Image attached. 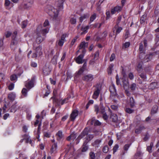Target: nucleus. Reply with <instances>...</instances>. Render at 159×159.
Masks as SVG:
<instances>
[{"instance_id": "43", "label": "nucleus", "mask_w": 159, "mask_h": 159, "mask_svg": "<svg viewBox=\"0 0 159 159\" xmlns=\"http://www.w3.org/2000/svg\"><path fill=\"white\" fill-rule=\"evenodd\" d=\"M28 90L25 88L23 89L21 93L25 97H26L27 95Z\"/></svg>"}, {"instance_id": "39", "label": "nucleus", "mask_w": 159, "mask_h": 159, "mask_svg": "<svg viewBox=\"0 0 159 159\" xmlns=\"http://www.w3.org/2000/svg\"><path fill=\"white\" fill-rule=\"evenodd\" d=\"M70 98V97H67L66 98L64 99L63 100H61V105H62L64 103H67L68 102V100Z\"/></svg>"}, {"instance_id": "37", "label": "nucleus", "mask_w": 159, "mask_h": 159, "mask_svg": "<svg viewBox=\"0 0 159 159\" xmlns=\"http://www.w3.org/2000/svg\"><path fill=\"white\" fill-rule=\"evenodd\" d=\"M41 123L40 122L38 125V129L37 131V134H38V137H37V138L38 139L39 137V134L40 133V130L41 129Z\"/></svg>"}, {"instance_id": "52", "label": "nucleus", "mask_w": 159, "mask_h": 159, "mask_svg": "<svg viewBox=\"0 0 159 159\" xmlns=\"http://www.w3.org/2000/svg\"><path fill=\"white\" fill-rule=\"evenodd\" d=\"M11 34V33L10 31H7L5 33L4 35L6 38L10 37Z\"/></svg>"}, {"instance_id": "21", "label": "nucleus", "mask_w": 159, "mask_h": 159, "mask_svg": "<svg viewBox=\"0 0 159 159\" xmlns=\"http://www.w3.org/2000/svg\"><path fill=\"white\" fill-rule=\"evenodd\" d=\"M88 134V129L87 128H85L83 130L80 134L79 135V137L83 138L85 135H87Z\"/></svg>"}, {"instance_id": "51", "label": "nucleus", "mask_w": 159, "mask_h": 159, "mask_svg": "<svg viewBox=\"0 0 159 159\" xmlns=\"http://www.w3.org/2000/svg\"><path fill=\"white\" fill-rule=\"evenodd\" d=\"M119 148V145L117 144H116L113 147V153H114L117 151L118 148Z\"/></svg>"}, {"instance_id": "49", "label": "nucleus", "mask_w": 159, "mask_h": 159, "mask_svg": "<svg viewBox=\"0 0 159 159\" xmlns=\"http://www.w3.org/2000/svg\"><path fill=\"white\" fill-rule=\"evenodd\" d=\"M21 27L22 28H25L27 25V22L26 20H24L21 23Z\"/></svg>"}, {"instance_id": "2", "label": "nucleus", "mask_w": 159, "mask_h": 159, "mask_svg": "<svg viewBox=\"0 0 159 159\" xmlns=\"http://www.w3.org/2000/svg\"><path fill=\"white\" fill-rule=\"evenodd\" d=\"M49 21L46 20L43 23V25H39L37 28V32L42 34L43 36L48 33L49 30Z\"/></svg>"}, {"instance_id": "56", "label": "nucleus", "mask_w": 159, "mask_h": 159, "mask_svg": "<svg viewBox=\"0 0 159 159\" xmlns=\"http://www.w3.org/2000/svg\"><path fill=\"white\" fill-rule=\"evenodd\" d=\"M102 114V117L103 119L105 120H107L108 118V116L106 114V113L104 112L103 113H101Z\"/></svg>"}, {"instance_id": "61", "label": "nucleus", "mask_w": 159, "mask_h": 159, "mask_svg": "<svg viewBox=\"0 0 159 159\" xmlns=\"http://www.w3.org/2000/svg\"><path fill=\"white\" fill-rule=\"evenodd\" d=\"M11 81H14L17 79V77L15 75H13L11 76Z\"/></svg>"}, {"instance_id": "35", "label": "nucleus", "mask_w": 159, "mask_h": 159, "mask_svg": "<svg viewBox=\"0 0 159 159\" xmlns=\"http://www.w3.org/2000/svg\"><path fill=\"white\" fill-rule=\"evenodd\" d=\"M157 83L156 82H152L151 83L149 86V89H153L156 88Z\"/></svg>"}, {"instance_id": "8", "label": "nucleus", "mask_w": 159, "mask_h": 159, "mask_svg": "<svg viewBox=\"0 0 159 159\" xmlns=\"http://www.w3.org/2000/svg\"><path fill=\"white\" fill-rule=\"evenodd\" d=\"M79 111L76 110L73 111L70 115V118L71 121H74L76 117L78 116Z\"/></svg>"}, {"instance_id": "29", "label": "nucleus", "mask_w": 159, "mask_h": 159, "mask_svg": "<svg viewBox=\"0 0 159 159\" xmlns=\"http://www.w3.org/2000/svg\"><path fill=\"white\" fill-rule=\"evenodd\" d=\"M93 134H89L85 138V140L84 142H86L88 143L89 141L91 140L94 137Z\"/></svg>"}, {"instance_id": "59", "label": "nucleus", "mask_w": 159, "mask_h": 159, "mask_svg": "<svg viewBox=\"0 0 159 159\" xmlns=\"http://www.w3.org/2000/svg\"><path fill=\"white\" fill-rule=\"evenodd\" d=\"M136 87V84H133L130 85V89L133 91L134 90Z\"/></svg>"}, {"instance_id": "46", "label": "nucleus", "mask_w": 159, "mask_h": 159, "mask_svg": "<svg viewBox=\"0 0 159 159\" xmlns=\"http://www.w3.org/2000/svg\"><path fill=\"white\" fill-rule=\"evenodd\" d=\"M146 15H143L142 17H141L140 19V23H143L144 22L145 20H146Z\"/></svg>"}, {"instance_id": "7", "label": "nucleus", "mask_w": 159, "mask_h": 159, "mask_svg": "<svg viewBox=\"0 0 159 159\" xmlns=\"http://www.w3.org/2000/svg\"><path fill=\"white\" fill-rule=\"evenodd\" d=\"M121 80L123 83V85L124 89H129V84L128 82V79L127 77H123Z\"/></svg>"}, {"instance_id": "3", "label": "nucleus", "mask_w": 159, "mask_h": 159, "mask_svg": "<svg viewBox=\"0 0 159 159\" xmlns=\"http://www.w3.org/2000/svg\"><path fill=\"white\" fill-rule=\"evenodd\" d=\"M143 43L144 45V47H143L142 43L141 45H140V57H144L143 61L145 62L148 61H149L148 56L145 53V48L147 46V41L145 39L143 41Z\"/></svg>"}, {"instance_id": "60", "label": "nucleus", "mask_w": 159, "mask_h": 159, "mask_svg": "<svg viewBox=\"0 0 159 159\" xmlns=\"http://www.w3.org/2000/svg\"><path fill=\"white\" fill-rule=\"evenodd\" d=\"M106 14L107 16L106 19H108L111 17L110 11H107Z\"/></svg>"}, {"instance_id": "48", "label": "nucleus", "mask_w": 159, "mask_h": 159, "mask_svg": "<svg viewBox=\"0 0 159 159\" xmlns=\"http://www.w3.org/2000/svg\"><path fill=\"white\" fill-rule=\"evenodd\" d=\"M122 19V16H119L118 18L116 21V26H118L119 23H120Z\"/></svg>"}, {"instance_id": "30", "label": "nucleus", "mask_w": 159, "mask_h": 159, "mask_svg": "<svg viewBox=\"0 0 159 159\" xmlns=\"http://www.w3.org/2000/svg\"><path fill=\"white\" fill-rule=\"evenodd\" d=\"M158 107L157 105H154L151 111L152 114H154L157 112Z\"/></svg>"}, {"instance_id": "24", "label": "nucleus", "mask_w": 159, "mask_h": 159, "mask_svg": "<svg viewBox=\"0 0 159 159\" xmlns=\"http://www.w3.org/2000/svg\"><path fill=\"white\" fill-rule=\"evenodd\" d=\"M77 135L76 134L74 133L71 134L70 136L66 138V140L68 141H70L71 139L74 141L76 138Z\"/></svg>"}, {"instance_id": "50", "label": "nucleus", "mask_w": 159, "mask_h": 159, "mask_svg": "<svg viewBox=\"0 0 159 159\" xmlns=\"http://www.w3.org/2000/svg\"><path fill=\"white\" fill-rule=\"evenodd\" d=\"M108 148L107 145L105 146L103 148L102 151L105 153H107L108 151Z\"/></svg>"}, {"instance_id": "1", "label": "nucleus", "mask_w": 159, "mask_h": 159, "mask_svg": "<svg viewBox=\"0 0 159 159\" xmlns=\"http://www.w3.org/2000/svg\"><path fill=\"white\" fill-rule=\"evenodd\" d=\"M65 0H56L55 5L57 7L55 8L52 6L50 5L47 6L45 9L49 15L53 16V20H57L59 11H62L63 9V3Z\"/></svg>"}, {"instance_id": "42", "label": "nucleus", "mask_w": 159, "mask_h": 159, "mask_svg": "<svg viewBox=\"0 0 159 159\" xmlns=\"http://www.w3.org/2000/svg\"><path fill=\"white\" fill-rule=\"evenodd\" d=\"M125 112L129 114L132 113L134 111V110H132L129 108H126L125 109Z\"/></svg>"}, {"instance_id": "41", "label": "nucleus", "mask_w": 159, "mask_h": 159, "mask_svg": "<svg viewBox=\"0 0 159 159\" xmlns=\"http://www.w3.org/2000/svg\"><path fill=\"white\" fill-rule=\"evenodd\" d=\"M17 43V41L16 39H12V41L11 43V47L13 46H16Z\"/></svg>"}, {"instance_id": "9", "label": "nucleus", "mask_w": 159, "mask_h": 159, "mask_svg": "<svg viewBox=\"0 0 159 159\" xmlns=\"http://www.w3.org/2000/svg\"><path fill=\"white\" fill-rule=\"evenodd\" d=\"M82 79L83 80L86 82H90L93 80V75L92 74H89L84 76L83 77Z\"/></svg>"}, {"instance_id": "27", "label": "nucleus", "mask_w": 159, "mask_h": 159, "mask_svg": "<svg viewBox=\"0 0 159 159\" xmlns=\"http://www.w3.org/2000/svg\"><path fill=\"white\" fill-rule=\"evenodd\" d=\"M43 71L45 75H48L49 74L51 70L49 67H45L44 68Z\"/></svg>"}, {"instance_id": "5", "label": "nucleus", "mask_w": 159, "mask_h": 159, "mask_svg": "<svg viewBox=\"0 0 159 159\" xmlns=\"http://www.w3.org/2000/svg\"><path fill=\"white\" fill-rule=\"evenodd\" d=\"M34 3V0H23V5L24 8L30 9Z\"/></svg>"}, {"instance_id": "25", "label": "nucleus", "mask_w": 159, "mask_h": 159, "mask_svg": "<svg viewBox=\"0 0 159 159\" xmlns=\"http://www.w3.org/2000/svg\"><path fill=\"white\" fill-rule=\"evenodd\" d=\"M61 100L58 99L57 98H55L53 100V103L56 106H59L61 105Z\"/></svg>"}, {"instance_id": "6", "label": "nucleus", "mask_w": 159, "mask_h": 159, "mask_svg": "<svg viewBox=\"0 0 159 159\" xmlns=\"http://www.w3.org/2000/svg\"><path fill=\"white\" fill-rule=\"evenodd\" d=\"M35 80V77H33L31 78L30 81L26 82L25 86L27 89H29V90L33 87Z\"/></svg>"}, {"instance_id": "45", "label": "nucleus", "mask_w": 159, "mask_h": 159, "mask_svg": "<svg viewBox=\"0 0 159 159\" xmlns=\"http://www.w3.org/2000/svg\"><path fill=\"white\" fill-rule=\"evenodd\" d=\"M89 155L91 159H94L95 158V154L93 152H90L89 153Z\"/></svg>"}, {"instance_id": "40", "label": "nucleus", "mask_w": 159, "mask_h": 159, "mask_svg": "<svg viewBox=\"0 0 159 159\" xmlns=\"http://www.w3.org/2000/svg\"><path fill=\"white\" fill-rule=\"evenodd\" d=\"M115 27H116V28H117L116 29V36L117 35V34L119 33L121 30H122V28L121 27H118V26H115Z\"/></svg>"}, {"instance_id": "31", "label": "nucleus", "mask_w": 159, "mask_h": 159, "mask_svg": "<svg viewBox=\"0 0 159 159\" xmlns=\"http://www.w3.org/2000/svg\"><path fill=\"white\" fill-rule=\"evenodd\" d=\"M57 147V145L56 143H54L52 145L51 149V152L52 153H53L56 152Z\"/></svg>"}, {"instance_id": "12", "label": "nucleus", "mask_w": 159, "mask_h": 159, "mask_svg": "<svg viewBox=\"0 0 159 159\" xmlns=\"http://www.w3.org/2000/svg\"><path fill=\"white\" fill-rule=\"evenodd\" d=\"M84 57V55L83 54H81L79 55L76 59V63L79 64L83 63L85 61L83 59Z\"/></svg>"}, {"instance_id": "23", "label": "nucleus", "mask_w": 159, "mask_h": 159, "mask_svg": "<svg viewBox=\"0 0 159 159\" xmlns=\"http://www.w3.org/2000/svg\"><path fill=\"white\" fill-rule=\"evenodd\" d=\"M59 52H57L54 56L52 60V63L54 64H56L57 62V59L59 55Z\"/></svg>"}, {"instance_id": "36", "label": "nucleus", "mask_w": 159, "mask_h": 159, "mask_svg": "<svg viewBox=\"0 0 159 159\" xmlns=\"http://www.w3.org/2000/svg\"><path fill=\"white\" fill-rule=\"evenodd\" d=\"M130 106L133 107H134L135 105V102L134 101V98L133 97H131L130 98Z\"/></svg>"}, {"instance_id": "53", "label": "nucleus", "mask_w": 159, "mask_h": 159, "mask_svg": "<svg viewBox=\"0 0 159 159\" xmlns=\"http://www.w3.org/2000/svg\"><path fill=\"white\" fill-rule=\"evenodd\" d=\"M99 56V52L98 51H97L94 53V59H97V60L98 59Z\"/></svg>"}, {"instance_id": "44", "label": "nucleus", "mask_w": 159, "mask_h": 159, "mask_svg": "<svg viewBox=\"0 0 159 159\" xmlns=\"http://www.w3.org/2000/svg\"><path fill=\"white\" fill-rule=\"evenodd\" d=\"M96 14L95 13H94L93 15H91L90 18V21L92 22L96 19Z\"/></svg>"}, {"instance_id": "16", "label": "nucleus", "mask_w": 159, "mask_h": 159, "mask_svg": "<svg viewBox=\"0 0 159 159\" xmlns=\"http://www.w3.org/2000/svg\"><path fill=\"white\" fill-rule=\"evenodd\" d=\"M101 142V140L97 139L92 143V145L96 149L100 147V144Z\"/></svg>"}, {"instance_id": "13", "label": "nucleus", "mask_w": 159, "mask_h": 159, "mask_svg": "<svg viewBox=\"0 0 159 159\" xmlns=\"http://www.w3.org/2000/svg\"><path fill=\"white\" fill-rule=\"evenodd\" d=\"M109 90L111 93V96H115L117 95L116 90L114 85L110 87Z\"/></svg>"}, {"instance_id": "33", "label": "nucleus", "mask_w": 159, "mask_h": 159, "mask_svg": "<svg viewBox=\"0 0 159 159\" xmlns=\"http://www.w3.org/2000/svg\"><path fill=\"white\" fill-rule=\"evenodd\" d=\"M15 97L16 95L14 93H11L8 94V98L12 101L14 100Z\"/></svg>"}, {"instance_id": "19", "label": "nucleus", "mask_w": 159, "mask_h": 159, "mask_svg": "<svg viewBox=\"0 0 159 159\" xmlns=\"http://www.w3.org/2000/svg\"><path fill=\"white\" fill-rule=\"evenodd\" d=\"M24 136L25 139V143H29L31 144L32 146L33 144V143L30 139V137L28 134H26L24 135Z\"/></svg>"}, {"instance_id": "20", "label": "nucleus", "mask_w": 159, "mask_h": 159, "mask_svg": "<svg viewBox=\"0 0 159 159\" xmlns=\"http://www.w3.org/2000/svg\"><path fill=\"white\" fill-rule=\"evenodd\" d=\"M34 48H35V52L38 54L39 56L41 55L42 54V52L41 51L42 47L40 45H39L37 47L35 48L34 46Z\"/></svg>"}, {"instance_id": "58", "label": "nucleus", "mask_w": 159, "mask_h": 159, "mask_svg": "<svg viewBox=\"0 0 159 159\" xmlns=\"http://www.w3.org/2000/svg\"><path fill=\"white\" fill-rule=\"evenodd\" d=\"M14 84L13 83H11L8 86V89L10 90H12L14 88Z\"/></svg>"}, {"instance_id": "11", "label": "nucleus", "mask_w": 159, "mask_h": 159, "mask_svg": "<svg viewBox=\"0 0 159 159\" xmlns=\"http://www.w3.org/2000/svg\"><path fill=\"white\" fill-rule=\"evenodd\" d=\"M122 10V7L119 6H116L114 8L111 9V13L112 15H113L116 12H120Z\"/></svg>"}, {"instance_id": "62", "label": "nucleus", "mask_w": 159, "mask_h": 159, "mask_svg": "<svg viewBox=\"0 0 159 159\" xmlns=\"http://www.w3.org/2000/svg\"><path fill=\"white\" fill-rule=\"evenodd\" d=\"M97 59H94V58L90 60L89 61V63L91 65H93L95 62V61L97 60Z\"/></svg>"}, {"instance_id": "14", "label": "nucleus", "mask_w": 159, "mask_h": 159, "mask_svg": "<svg viewBox=\"0 0 159 159\" xmlns=\"http://www.w3.org/2000/svg\"><path fill=\"white\" fill-rule=\"evenodd\" d=\"M37 37L36 38V41L38 44L40 43L44 39V37H42L40 35V33L37 32Z\"/></svg>"}, {"instance_id": "55", "label": "nucleus", "mask_w": 159, "mask_h": 159, "mask_svg": "<svg viewBox=\"0 0 159 159\" xmlns=\"http://www.w3.org/2000/svg\"><path fill=\"white\" fill-rule=\"evenodd\" d=\"M68 36V34L66 33L64 34L61 37V39L64 41L65 38Z\"/></svg>"}, {"instance_id": "63", "label": "nucleus", "mask_w": 159, "mask_h": 159, "mask_svg": "<svg viewBox=\"0 0 159 159\" xmlns=\"http://www.w3.org/2000/svg\"><path fill=\"white\" fill-rule=\"evenodd\" d=\"M17 34V32L15 31L13 32L12 35V39H16V37Z\"/></svg>"}, {"instance_id": "47", "label": "nucleus", "mask_w": 159, "mask_h": 159, "mask_svg": "<svg viewBox=\"0 0 159 159\" xmlns=\"http://www.w3.org/2000/svg\"><path fill=\"white\" fill-rule=\"evenodd\" d=\"M130 36V34L128 30L126 31L125 34L124 36V38L125 39H127Z\"/></svg>"}, {"instance_id": "15", "label": "nucleus", "mask_w": 159, "mask_h": 159, "mask_svg": "<svg viewBox=\"0 0 159 159\" xmlns=\"http://www.w3.org/2000/svg\"><path fill=\"white\" fill-rule=\"evenodd\" d=\"M88 143L84 141L83 143L81 149V151L82 153L86 152L88 150L89 147L87 144Z\"/></svg>"}, {"instance_id": "4", "label": "nucleus", "mask_w": 159, "mask_h": 159, "mask_svg": "<svg viewBox=\"0 0 159 159\" xmlns=\"http://www.w3.org/2000/svg\"><path fill=\"white\" fill-rule=\"evenodd\" d=\"M94 108V111L96 114L98 113H103L105 111V107L102 103H100L99 106L95 105Z\"/></svg>"}, {"instance_id": "32", "label": "nucleus", "mask_w": 159, "mask_h": 159, "mask_svg": "<svg viewBox=\"0 0 159 159\" xmlns=\"http://www.w3.org/2000/svg\"><path fill=\"white\" fill-rule=\"evenodd\" d=\"M88 43H85L84 42H82L81 43L80 46V49L81 48H85L86 47L88 46Z\"/></svg>"}, {"instance_id": "17", "label": "nucleus", "mask_w": 159, "mask_h": 159, "mask_svg": "<svg viewBox=\"0 0 159 159\" xmlns=\"http://www.w3.org/2000/svg\"><path fill=\"white\" fill-rule=\"evenodd\" d=\"M56 136L57 140H60L64 137V135L61 131L59 130L56 134Z\"/></svg>"}, {"instance_id": "22", "label": "nucleus", "mask_w": 159, "mask_h": 159, "mask_svg": "<svg viewBox=\"0 0 159 159\" xmlns=\"http://www.w3.org/2000/svg\"><path fill=\"white\" fill-rule=\"evenodd\" d=\"M89 26L88 25L85 26H82L81 27V30L82 32L81 33V35L85 34L88 32L87 30L89 29Z\"/></svg>"}, {"instance_id": "57", "label": "nucleus", "mask_w": 159, "mask_h": 159, "mask_svg": "<svg viewBox=\"0 0 159 159\" xmlns=\"http://www.w3.org/2000/svg\"><path fill=\"white\" fill-rule=\"evenodd\" d=\"M70 22L72 24H75L76 22V19L74 18H71L70 20Z\"/></svg>"}, {"instance_id": "10", "label": "nucleus", "mask_w": 159, "mask_h": 159, "mask_svg": "<svg viewBox=\"0 0 159 159\" xmlns=\"http://www.w3.org/2000/svg\"><path fill=\"white\" fill-rule=\"evenodd\" d=\"M87 66V63L86 61L83 64V66L80 69V70L76 73V76H78L81 75L86 69Z\"/></svg>"}, {"instance_id": "54", "label": "nucleus", "mask_w": 159, "mask_h": 159, "mask_svg": "<svg viewBox=\"0 0 159 159\" xmlns=\"http://www.w3.org/2000/svg\"><path fill=\"white\" fill-rule=\"evenodd\" d=\"M11 3V2L9 0H5L4 5L6 7H8Z\"/></svg>"}, {"instance_id": "18", "label": "nucleus", "mask_w": 159, "mask_h": 159, "mask_svg": "<svg viewBox=\"0 0 159 159\" xmlns=\"http://www.w3.org/2000/svg\"><path fill=\"white\" fill-rule=\"evenodd\" d=\"M100 91V89L98 87H96V89L94 92L93 95V98L96 99L98 98L99 95Z\"/></svg>"}, {"instance_id": "38", "label": "nucleus", "mask_w": 159, "mask_h": 159, "mask_svg": "<svg viewBox=\"0 0 159 159\" xmlns=\"http://www.w3.org/2000/svg\"><path fill=\"white\" fill-rule=\"evenodd\" d=\"M153 146V143L152 142H151L150 143L149 146H148L147 148V150L149 152H152V149Z\"/></svg>"}, {"instance_id": "64", "label": "nucleus", "mask_w": 159, "mask_h": 159, "mask_svg": "<svg viewBox=\"0 0 159 159\" xmlns=\"http://www.w3.org/2000/svg\"><path fill=\"white\" fill-rule=\"evenodd\" d=\"M155 35L156 38L155 40L157 42L159 41V33H156Z\"/></svg>"}, {"instance_id": "28", "label": "nucleus", "mask_w": 159, "mask_h": 159, "mask_svg": "<svg viewBox=\"0 0 159 159\" xmlns=\"http://www.w3.org/2000/svg\"><path fill=\"white\" fill-rule=\"evenodd\" d=\"M114 65L112 64H110L107 69L108 74L109 75L111 74L112 71L113 70V67Z\"/></svg>"}, {"instance_id": "26", "label": "nucleus", "mask_w": 159, "mask_h": 159, "mask_svg": "<svg viewBox=\"0 0 159 159\" xmlns=\"http://www.w3.org/2000/svg\"><path fill=\"white\" fill-rule=\"evenodd\" d=\"M89 16V14H84L83 16L80 17V22L81 23L85 19L88 18Z\"/></svg>"}, {"instance_id": "34", "label": "nucleus", "mask_w": 159, "mask_h": 159, "mask_svg": "<svg viewBox=\"0 0 159 159\" xmlns=\"http://www.w3.org/2000/svg\"><path fill=\"white\" fill-rule=\"evenodd\" d=\"M110 119L112 121L116 122L117 120V116L116 115L113 114L111 116Z\"/></svg>"}]
</instances>
